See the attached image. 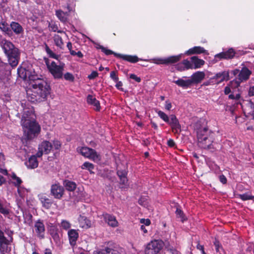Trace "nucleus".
Segmentation results:
<instances>
[{
    "instance_id": "4be33fe9",
    "label": "nucleus",
    "mask_w": 254,
    "mask_h": 254,
    "mask_svg": "<svg viewBox=\"0 0 254 254\" xmlns=\"http://www.w3.org/2000/svg\"><path fill=\"white\" fill-rule=\"evenodd\" d=\"M205 76V73L203 71H196L191 76L190 80L191 81V85L192 84H197L204 78Z\"/></svg>"
},
{
    "instance_id": "69168bd1",
    "label": "nucleus",
    "mask_w": 254,
    "mask_h": 254,
    "mask_svg": "<svg viewBox=\"0 0 254 254\" xmlns=\"http://www.w3.org/2000/svg\"><path fill=\"white\" fill-rule=\"evenodd\" d=\"M140 222L146 226H149L151 223L150 220L149 219H141Z\"/></svg>"
},
{
    "instance_id": "a878e982",
    "label": "nucleus",
    "mask_w": 254,
    "mask_h": 254,
    "mask_svg": "<svg viewBox=\"0 0 254 254\" xmlns=\"http://www.w3.org/2000/svg\"><path fill=\"white\" fill-rule=\"evenodd\" d=\"M80 226L83 228H88L91 226V222L86 217L80 215L78 218Z\"/></svg>"
},
{
    "instance_id": "49530a36",
    "label": "nucleus",
    "mask_w": 254,
    "mask_h": 254,
    "mask_svg": "<svg viewBox=\"0 0 254 254\" xmlns=\"http://www.w3.org/2000/svg\"><path fill=\"white\" fill-rule=\"evenodd\" d=\"M244 111L245 112H247L248 114H251L254 112V104L251 101L249 102Z\"/></svg>"
},
{
    "instance_id": "0eeeda50",
    "label": "nucleus",
    "mask_w": 254,
    "mask_h": 254,
    "mask_svg": "<svg viewBox=\"0 0 254 254\" xmlns=\"http://www.w3.org/2000/svg\"><path fill=\"white\" fill-rule=\"evenodd\" d=\"M78 151L82 156L94 162H98L101 160L100 155L92 148L87 147H82L78 148Z\"/></svg>"
},
{
    "instance_id": "6e6552de",
    "label": "nucleus",
    "mask_w": 254,
    "mask_h": 254,
    "mask_svg": "<svg viewBox=\"0 0 254 254\" xmlns=\"http://www.w3.org/2000/svg\"><path fill=\"white\" fill-rule=\"evenodd\" d=\"M182 54L171 56L166 58H154L151 60L152 62L157 64H168L175 63L181 59Z\"/></svg>"
},
{
    "instance_id": "aec40b11",
    "label": "nucleus",
    "mask_w": 254,
    "mask_h": 254,
    "mask_svg": "<svg viewBox=\"0 0 254 254\" xmlns=\"http://www.w3.org/2000/svg\"><path fill=\"white\" fill-rule=\"evenodd\" d=\"M68 238L70 245L73 248L76 244V241L78 238L79 234L77 230L70 229L67 232Z\"/></svg>"
},
{
    "instance_id": "c03bdc74",
    "label": "nucleus",
    "mask_w": 254,
    "mask_h": 254,
    "mask_svg": "<svg viewBox=\"0 0 254 254\" xmlns=\"http://www.w3.org/2000/svg\"><path fill=\"white\" fill-rule=\"evenodd\" d=\"M81 168L82 169L88 170L90 173H93L92 170L94 169V166L93 164H92L90 162H85L81 166Z\"/></svg>"
},
{
    "instance_id": "864d4df0",
    "label": "nucleus",
    "mask_w": 254,
    "mask_h": 254,
    "mask_svg": "<svg viewBox=\"0 0 254 254\" xmlns=\"http://www.w3.org/2000/svg\"><path fill=\"white\" fill-rule=\"evenodd\" d=\"M53 150H59L60 149L61 147V142L58 140H55L53 141Z\"/></svg>"
},
{
    "instance_id": "e2e57ef3",
    "label": "nucleus",
    "mask_w": 254,
    "mask_h": 254,
    "mask_svg": "<svg viewBox=\"0 0 254 254\" xmlns=\"http://www.w3.org/2000/svg\"><path fill=\"white\" fill-rule=\"evenodd\" d=\"M168 251H169L171 254H181L178 251L174 249L173 247H170V246L168 247Z\"/></svg>"
},
{
    "instance_id": "5701e85b",
    "label": "nucleus",
    "mask_w": 254,
    "mask_h": 254,
    "mask_svg": "<svg viewBox=\"0 0 254 254\" xmlns=\"http://www.w3.org/2000/svg\"><path fill=\"white\" fill-rule=\"evenodd\" d=\"M170 120H169V122L167 124L171 127L173 130L178 132L181 129V125L178 120L174 115H171L170 116Z\"/></svg>"
},
{
    "instance_id": "39448f33",
    "label": "nucleus",
    "mask_w": 254,
    "mask_h": 254,
    "mask_svg": "<svg viewBox=\"0 0 254 254\" xmlns=\"http://www.w3.org/2000/svg\"><path fill=\"white\" fill-rule=\"evenodd\" d=\"M208 130L204 127L203 129H200L197 132V138L200 146L203 148H211L213 140L209 135L208 136Z\"/></svg>"
},
{
    "instance_id": "79ce46f5",
    "label": "nucleus",
    "mask_w": 254,
    "mask_h": 254,
    "mask_svg": "<svg viewBox=\"0 0 254 254\" xmlns=\"http://www.w3.org/2000/svg\"><path fill=\"white\" fill-rule=\"evenodd\" d=\"M176 214L177 217L178 218H180L181 221L182 222H184L185 221L187 220V218L185 216L184 212L181 209L179 208H177L176 210Z\"/></svg>"
},
{
    "instance_id": "a18cd8bd",
    "label": "nucleus",
    "mask_w": 254,
    "mask_h": 254,
    "mask_svg": "<svg viewBox=\"0 0 254 254\" xmlns=\"http://www.w3.org/2000/svg\"><path fill=\"white\" fill-rule=\"evenodd\" d=\"M60 226L63 229L67 230L70 228L71 225L68 221L62 220Z\"/></svg>"
},
{
    "instance_id": "72a5a7b5",
    "label": "nucleus",
    "mask_w": 254,
    "mask_h": 254,
    "mask_svg": "<svg viewBox=\"0 0 254 254\" xmlns=\"http://www.w3.org/2000/svg\"><path fill=\"white\" fill-rule=\"evenodd\" d=\"M64 184L65 189L70 191L74 190L76 187V185L74 182L68 180L65 181Z\"/></svg>"
},
{
    "instance_id": "f03ea898",
    "label": "nucleus",
    "mask_w": 254,
    "mask_h": 254,
    "mask_svg": "<svg viewBox=\"0 0 254 254\" xmlns=\"http://www.w3.org/2000/svg\"><path fill=\"white\" fill-rule=\"evenodd\" d=\"M30 84L32 86V94L29 95L28 100L31 102L43 101L50 93V85L38 76Z\"/></svg>"
},
{
    "instance_id": "f257e3e1",
    "label": "nucleus",
    "mask_w": 254,
    "mask_h": 254,
    "mask_svg": "<svg viewBox=\"0 0 254 254\" xmlns=\"http://www.w3.org/2000/svg\"><path fill=\"white\" fill-rule=\"evenodd\" d=\"M23 112L21 119L24 135L28 139H32L38 136L41 132V126L36 120V116L33 107L21 103Z\"/></svg>"
},
{
    "instance_id": "4d7b16f0",
    "label": "nucleus",
    "mask_w": 254,
    "mask_h": 254,
    "mask_svg": "<svg viewBox=\"0 0 254 254\" xmlns=\"http://www.w3.org/2000/svg\"><path fill=\"white\" fill-rule=\"evenodd\" d=\"M147 199L145 197H141L138 200V203L140 205L143 206L144 207H146L147 206Z\"/></svg>"
},
{
    "instance_id": "0e129e2a",
    "label": "nucleus",
    "mask_w": 254,
    "mask_h": 254,
    "mask_svg": "<svg viewBox=\"0 0 254 254\" xmlns=\"http://www.w3.org/2000/svg\"><path fill=\"white\" fill-rule=\"evenodd\" d=\"M116 82V88L120 90V91H124V89L122 87V86H123V83L120 81H119L118 80L117 82Z\"/></svg>"
},
{
    "instance_id": "09e8293b",
    "label": "nucleus",
    "mask_w": 254,
    "mask_h": 254,
    "mask_svg": "<svg viewBox=\"0 0 254 254\" xmlns=\"http://www.w3.org/2000/svg\"><path fill=\"white\" fill-rule=\"evenodd\" d=\"M234 83L237 84V81H233L231 82L230 84H229L228 85H227V86H226L225 87L224 93L226 95H228L231 92V88H232V85Z\"/></svg>"
},
{
    "instance_id": "680f3d73",
    "label": "nucleus",
    "mask_w": 254,
    "mask_h": 254,
    "mask_svg": "<svg viewBox=\"0 0 254 254\" xmlns=\"http://www.w3.org/2000/svg\"><path fill=\"white\" fill-rule=\"evenodd\" d=\"M98 75V73L96 71H92L90 74L88 76V78L89 79H93L97 77Z\"/></svg>"
},
{
    "instance_id": "9d476101",
    "label": "nucleus",
    "mask_w": 254,
    "mask_h": 254,
    "mask_svg": "<svg viewBox=\"0 0 254 254\" xmlns=\"http://www.w3.org/2000/svg\"><path fill=\"white\" fill-rule=\"evenodd\" d=\"M17 73L20 78L25 81L29 80L30 83L33 80H35L36 78L38 76L34 73L33 74L31 71L21 66L18 68Z\"/></svg>"
},
{
    "instance_id": "603ef678",
    "label": "nucleus",
    "mask_w": 254,
    "mask_h": 254,
    "mask_svg": "<svg viewBox=\"0 0 254 254\" xmlns=\"http://www.w3.org/2000/svg\"><path fill=\"white\" fill-rule=\"evenodd\" d=\"M64 78L69 81H73L74 79V76L69 72H66L64 74Z\"/></svg>"
},
{
    "instance_id": "4c0bfd02",
    "label": "nucleus",
    "mask_w": 254,
    "mask_h": 254,
    "mask_svg": "<svg viewBox=\"0 0 254 254\" xmlns=\"http://www.w3.org/2000/svg\"><path fill=\"white\" fill-rule=\"evenodd\" d=\"M156 112L157 113L158 116L165 122L166 123L169 122V120H170V117H169L165 113L158 110H156Z\"/></svg>"
},
{
    "instance_id": "c9c22d12",
    "label": "nucleus",
    "mask_w": 254,
    "mask_h": 254,
    "mask_svg": "<svg viewBox=\"0 0 254 254\" xmlns=\"http://www.w3.org/2000/svg\"><path fill=\"white\" fill-rule=\"evenodd\" d=\"M0 29L7 35H9L11 34V30L10 29L8 24L5 21H1L0 23Z\"/></svg>"
},
{
    "instance_id": "bb28decb",
    "label": "nucleus",
    "mask_w": 254,
    "mask_h": 254,
    "mask_svg": "<svg viewBox=\"0 0 254 254\" xmlns=\"http://www.w3.org/2000/svg\"><path fill=\"white\" fill-rule=\"evenodd\" d=\"M39 199L42 204V206L46 209L50 208L52 204L53 200L47 197L46 196L43 195H39Z\"/></svg>"
},
{
    "instance_id": "f704fd0d",
    "label": "nucleus",
    "mask_w": 254,
    "mask_h": 254,
    "mask_svg": "<svg viewBox=\"0 0 254 254\" xmlns=\"http://www.w3.org/2000/svg\"><path fill=\"white\" fill-rule=\"evenodd\" d=\"M54 41L55 45L58 47H59L61 49H63L64 43L61 36H60L59 35L55 34L54 36Z\"/></svg>"
},
{
    "instance_id": "2eb2a0df",
    "label": "nucleus",
    "mask_w": 254,
    "mask_h": 254,
    "mask_svg": "<svg viewBox=\"0 0 254 254\" xmlns=\"http://www.w3.org/2000/svg\"><path fill=\"white\" fill-rule=\"evenodd\" d=\"M102 218L105 222L111 227L116 228L119 225L118 221L116 217L112 214L107 213H103L102 214Z\"/></svg>"
},
{
    "instance_id": "dca6fc26",
    "label": "nucleus",
    "mask_w": 254,
    "mask_h": 254,
    "mask_svg": "<svg viewBox=\"0 0 254 254\" xmlns=\"http://www.w3.org/2000/svg\"><path fill=\"white\" fill-rule=\"evenodd\" d=\"M127 171L126 168H124L123 170H119L118 169L117 175L120 178V185H123L121 187L122 188H126L128 186L127 184L128 180L127 177Z\"/></svg>"
},
{
    "instance_id": "ea45409f",
    "label": "nucleus",
    "mask_w": 254,
    "mask_h": 254,
    "mask_svg": "<svg viewBox=\"0 0 254 254\" xmlns=\"http://www.w3.org/2000/svg\"><path fill=\"white\" fill-rule=\"evenodd\" d=\"M17 192L21 199H23L24 197L27 195L28 193V190L22 186H18L17 188Z\"/></svg>"
},
{
    "instance_id": "a19ab883",
    "label": "nucleus",
    "mask_w": 254,
    "mask_h": 254,
    "mask_svg": "<svg viewBox=\"0 0 254 254\" xmlns=\"http://www.w3.org/2000/svg\"><path fill=\"white\" fill-rule=\"evenodd\" d=\"M45 50L47 54L48 55L49 57L55 59H56L57 60H59V58H60V56L54 53L50 48L49 47L46 45Z\"/></svg>"
},
{
    "instance_id": "ddd939ff",
    "label": "nucleus",
    "mask_w": 254,
    "mask_h": 254,
    "mask_svg": "<svg viewBox=\"0 0 254 254\" xmlns=\"http://www.w3.org/2000/svg\"><path fill=\"white\" fill-rule=\"evenodd\" d=\"M64 188L59 184H55L51 186V193L55 198L60 199L63 195Z\"/></svg>"
},
{
    "instance_id": "338daca9",
    "label": "nucleus",
    "mask_w": 254,
    "mask_h": 254,
    "mask_svg": "<svg viewBox=\"0 0 254 254\" xmlns=\"http://www.w3.org/2000/svg\"><path fill=\"white\" fill-rule=\"evenodd\" d=\"M129 77L131 78V79H134L135 81H136V82H140V81H141V79L140 77L137 76L135 74H130L129 75Z\"/></svg>"
},
{
    "instance_id": "4468645a",
    "label": "nucleus",
    "mask_w": 254,
    "mask_h": 254,
    "mask_svg": "<svg viewBox=\"0 0 254 254\" xmlns=\"http://www.w3.org/2000/svg\"><path fill=\"white\" fill-rule=\"evenodd\" d=\"M235 55V52L233 49L230 48L228 50L222 52L214 56V59L216 61L222 59H230L233 58Z\"/></svg>"
},
{
    "instance_id": "7ed1b4c3",
    "label": "nucleus",
    "mask_w": 254,
    "mask_h": 254,
    "mask_svg": "<svg viewBox=\"0 0 254 254\" xmlns=\"http://www.w3.org/2000/svg\"><path fill=\"white\" fill-rule=\"evenodd\" d=\"M8 237L6 238L4 233L0 229V254H8L11 251V245L13 241V232L9 231L7 233Z\"/></svg>"
},
{
    "instance_id": "f3484780",
    "label": "nucleus",
    "mask_w": 254,
    "mask_h": 254,
    "mask_svg": "<svg viewBox=\"0 0 254 254\" xmlns=\"http://www.w3.org/2000/svg\"><path fill=\"white\" fill-rule=\"evenodd\" d=\"M9 64L12 67L17 66L18 64L20 59V52L19 50L17 51H15L10 54L6 55Z\"/></svg>"
},
{
    "instance_id": "c756f323",
    "label": "nucleus",
    "mask_w": 254,
    "mask_h": 254,
    "mask_svg": "<svg viewBox=\"0 0 254 254\" xmlns=\"http://www.w3.org/2000/svg\"><path fill=\"white\" fill-rule=\"evenodd\" d=\"M10 26L12 31L16 34H20L23 32L22 27L17 22L12 21Z\"/></svg>"
},
{
    "instance_id": "b1692460",
    "label": "nucleus",
    "mask_w": 254,
    "mask_h": 254,
    "mask_svg": "<svg viewBox=\"0 0 254 254\" xmlns=\"http://www.w3.org/2000/svg\"><path fill=\"white\" fill-rule=\"evenodd\" d=\"M118 56V58L122 59L123 60L127 61L131 63H135L139 61H142V59H139L136 56H131L127 55L116 54Z\"/></svg>"
},
{
    "instance_id": "3c124183",
    "label": "nucleus",
    "mask_w": 254,
    "mask_h": 254,
    "mask_svg": "<svg viewBox=\"0 0 254 254\" xmlns=\"http://www.w3.org/2000/svg\"><path fill=\"white\" fill-rule=\"evenodd\" d=\"M50 234L52 238L55 240H57L59 238V235L57 233V230L56 228H51L50 230Z\"/></svg>"
},
{
    "instance_id": "c85d7f7f",
    "label": "nucleus",
    "mask_w": 254,
    "mask_h": 254,
    "mask_svg": "<svg viewBox=\"0 0 254 254\" xmlns=\"http://www.w3.org/2000/svg\"><path fill=\"white\" fill-rule=\"evenodd\" d=\"M56 15L61 21L64 23L67 21L68 12H64L61 10H57L56 11Z\"/></svg>"
},
{
    "instance_id": "a211bd4d",
    "label": "nucleus",
    "mask_w": 254,
    "mask_h": 254,
    "mask_svg": "<svg viewBox=\"0 0 254 254\" xmlns=\"http://www.w3.org/2000/svg\"><path fill=\"white\" fill-rule=\"evenodd\" d=\"M37 158L38 156H37V153L29 157L25 162V165L26 167L29 169H34L37 168L39 164ZM38 158L39 157H38Z\"/></svg>"
},
{
    "instance_id": "13d9d810",
    "label": "nucleus",
    "mask_w": 254,
    "mask_h": 254,
    "mask_svg": "<svg viewBox=\"0 0 254 254\" xmlns=\"http://www.w3.org/2000/svg\"><path fill=\"white\" fill-rule=\"evenodd\" d=\"M214 245L215 246V250L217 252H219L220 249H222V247L221 245L220 244L219 242L217 240L215 241V242H214Z\"/></svg>"
},
{
    "instance_id": "58836bf2",
    "label": "nucleus",
    "mask_w": 254,
    "mask_h": 254,
    "mask_svg": "<svg viewBox=\"0 0 254 254\" xmlns=\"http://www.w3.org/2000/svg\"><path fill=\"white\" fill-rule=\"evenodd\" d=\"M11 177L12 180V183L15 187L17 188L20 186L22 181L19 177H17L15 173H12Z\"/></svg>"
},
{
    "instance_id": "1a4fd4ad",
    "label": "nucleus",
    "mask_w": 254,
    "mask_h": 254,
    "mask_svg": "<svg viewBox=\"0 0 254 254\" xmlns=\"http://www.w3.org/2000/svg\"><path fill=\"white\" fill-rule=\"evenodd\" d=\"M0 45L6 55L13 53L14 51H17L18 50L12 42L1 36L0 37Z\"/></svg>"
},
{
    "instance_id": "37998d69",
    "label": "nucleus",
    "mask_w": 254,
    "mask_h": 254,
    "mask_svg": "<svg viewBox=\"0 0 254 254\" xmlns=\"http://www.w3.org/2000/svg\"><path fill=\"white\" fill-rule=\"evenodd\" d=\"M241 97L239 93L234 94L233 92L229 95V98L230 99L235 100L237 104H242Z\"/></svg>"
},
{
    "instance_id": "de8ad7c7",
    "label": "nucleus",
    "mask_w": 254,
    "mask_h": 254,
    "mask_svg": "<svg viewBox=\"0 0 254 254\" xmlns=\"http://www.w3.org/2000/svg\"><path fill=\"white\" fill-rule=\"evenodd\" d=\"M100 49L101 50V51L105 53L106 55H110L113 54L115 57L118 58V56H117L116 54H118V53H115L113 51H111V50L107 49V48L101 46Z\"/></svg>"
},
{
    "instance_id": "cd10ccee",
    "label": "nucleus",
    "mask_w": 254,
    "mask_h": 254,
    "mask_svg": "<svg viewBox=\"0 0 254 254\" xmlns=\"http://www.w3.org/2000/svg\"><path fill=\"white\" fill-rule=\"evenodd\" d=\"M205 53H207V51L203 47L200 46H196L190 49L186 52L185 54L187 55H191L194 54H201Z\"/></svg>"
},
{
    "instance_id": "052dcab7",
    "label": "nucleus",
    "mask_w": 254,
    "mask_h": 254,
    "mask_svg": "<svg viewBox=\"0 0 254 254\" xmlns=\"http://www.w3.org/2000/svg\"><path fill=\"white\" fill-rule=\"evenodd\" d=\"M172 107V103L169 100L165 101V108L168 111H170Z\"/></svg>"
},
{
    "instance_id": "423d86ee",
    "label": "nucleus",
    "mask_w": 254,
    "mask_h": 254,
    "mask_svg": "<svg viewBox=\"0 0 254 254\" xmlns=\"http://www.w3.org/2000/svg\"><path fill=\"white\" fill-rule=\"evenodd\" d=\"M48 69L55 78H61L63 75V71L65 64L61 63L58 65L56 62H52L51 63H46Z\"/></svg>"
},
{
    "instance_id": "f8f14e48",
    "label": "nucleus",
    "mask_w": 254,
    "mask_h": 254,
    "mask_svg": "<svg viewBox=\"0 0 254 254\" xmlns=\"http://www.w3.org/2000/svg\"><path fill=\"white\" fill-rule=\"evenodd\" d=\"M52 150V144L48 141L44 140L39 145L37 156L41 157L44 153L48 154Z\"/></svg>"
},
{
    "instance_id": "6e6d98bb",
    "label": "nucleus",
    "mask_w": 254,
    "mask_h": 254,
    "mask_svg": "<svg viewBox=\"0 0 254 254\" xmlns=\"http://www.w3.org/2000/svg\"><path fill=\"white\" fill-rule=\"evenodd\" d=\"M49 28H50V29L52 31H53L54 32H58V33H64V32H63L61 30H58V26L55 24H54V23L50 24Z\"/></svg>"
},
{
    "instance_id": "9b49d317",
    "label": "nucleus",
    "mask_w": 254,
    "mask_h": 254,
    "mask_svg": "<svg viewBox=\"0 0 254 254\" xmlns=\"http://www.w3.org/2000/svg\"><path fill=\"white\" fill-rule=\"evenodd\" d=\"M234 75L238 74L239 81H237V85L238 86L241 82L246 81L249 78L252 72L248 68L244 67L240 71L239 69H235L233 71Z\"/></svg>"
},
{
    "instance_id": "20e7f679",
    "label": "nucleus",
    "mask_w": 254,
    "mask_h": 254,
    "mask_svg": "<svg viewBox=\"0 0 254 254\" xmlns=\"http://www.w3.org/2000/svg\"><path fill=\"white\" fill-rule=\"evenodd\" d=\"M165 243L161 239H154L146 244L144 249L145 254H159L164 247Z\"/></svg>"
},
{
    "instance_id": "774afa93",
    "label": "nucleus",
    "mask_w": 254,
    "mask_h": 254,
    "mask_svg": "<svg viewBox=\"0 0 254 254\" xmlns=\"http://www.w3.org/2000/svg\"><path fill=\"white\" fill-rule=\"evenodd\" d=\"M94 254H106V248L104 250H98L94 251Z\"/></svg>"
},
{
    "instance_id": "5fc2aeb1",
    "label": "nucleus",
    "mask_w": 254,
    "mask_h": 254,
    "mask_svg": "<svg viewBox=\"0 0 254 254\" xmlns=\"http://www.w3.org/2000/svg\"><path fill=\"white\" fill-rule=\"evenodd\" d=\"M0 212L4 215H7L9 213V209L6 207L3 206L0 203Z\"/></svg>"
},
{
    "instance_id": "393cba45",
    "label": "nucleus",
    "mask_w": 254,
    "mask_h": 254,
    "mask_svg": "<svg viewBox=\"0 0 254 254\" xmlns=\"http://www.w3.org/2000/svg\"><path fill=\"white\" fill-rule=\"evenodd\" d=\"M87 102L94 106V110L99 111L100 109V103L93 96L89 95L87 97Z\"/></svg>"
},
{
    "instance_id": "2f4dec72",
    "label": "nucleus",
    "mask_w": 254,
    "mask_h": 254,
    "mask_svg": "<svg viewBox=\"0 0 254 254\" xmlns=\"http://www.w3.org/2000/svg\"><path fill=\"white\" fill-rule=\"evenodd\" d=\"M191 62L194 69L199 68L204 64V61L203 60L199 59L195 56L191 58Z\"/></svg>"
},
{
    "instance_id": "bf43d9fd",
    "label": "nucleus",
    "mask_w": 254,
    "mask_h": 254,
    "mask_svg": "<svg viewBox=\"0 0 254 254\" xmlns=\"http://www.w3.org/2000/svg\"><path fill=\"white\" fill-rule=\"evenodd\" d=\"M110 77L115 81L117 82L119 80V78L116 74V72L114 71H111L110 73Z\"/></svg>"
},
{
    "instance_id": "473e14b6",
    "label": "nucleus",
    "mask_w": 254,
    "mask_h": 254,
    "mask_svg": "<svg viewBox=\"0 0 254 254\" xmlns=\"http://www.w3.org/2000/svg\"><path fill=\"white\" fill-rule=\"evenodd\" d=\"M106 254H125L124 250L120 248H116L111 249L110 248H106Z\"/></svg>"
},
{
    "instance_id": "e433bc0d",
    "label": "nucleus",
    "mask_w": 254,
    "mask_h": 254,
    "mask_svg": "<svg viewBox=\"0 0 254 254\" xmlns=\"http://www.w3.org/2000/svg\"><path fill=\"white\" fill-rule=\"evenodd\" d=\"M238 197L243 201L252 200L254 201V196L252 195L249 192L238 194Z\"/></svg>"
},
{
    "instance_id": "8fccbe9b",
    "label": "nucleus",
    "mask_w": 254,
    "mask_h": 254,
    "mask_svg": "<svg viewBox=\"0 0 254 254\" xmlns=\"http://www.w3.org/2000/svg\"><path fill=\"white\" fill-rule=\"evenodd\" d=\"M182 64L185 66L186 69H192L193 68V66L191 62L188 60H185L183 61Z\"/></svg>"
},
{
    "instance_id": "7c9ffc66",
    "label": "nucleus",
    "mask_w": 254,
    "mask_h": 254,
    "mask_svg": "<svg viewBox=\"0 0 254 254\" xmlns=\"http://www.w3.org/2000/svg\"><path fill=\"white\" fill-rule=\"evenodd\" d=\"M174 82L179 86L184 88H188L191 85V81L190 79L184 80L183 79L180 78L177 80L174 81Z\"/></svg>"
},
{
    "instance_id": "412c9836",
    "label": "nucleus",
    "mask_w": 254,
    "mask_h": 254,
    "mask_svg": "<svg viewBox=\"0 0 254 254\" xmlns=\"http://www.w3.org/2000/svg\"><path fill=\"white\" fill-rule=\"evenodd\" d=\"M229 77V73L226 71H223L217 73L213 78L212 83L214 82L219 84L225 80H227Z\"/></svg>"
},
{
    "instance_id": "6ab92c4d",
    "label": "nucleus",
    "mask_w": 254,
    "mask_h": 254,
    "mask_svg": "<svg viewBox=\"0 0 254 254\" xmlns=\"http://www.w3.org/2000/svg\"><path fill=\"white\" fill-rule=\"evenodd\" d=\"M34 228L37 236L41 239L44 238L45 228L43 221L40 220L37 221L35 223Z\"/></svg>"
}]
</instances>
